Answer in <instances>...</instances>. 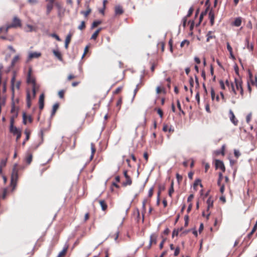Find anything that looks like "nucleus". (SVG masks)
I'll list each match as a JSON object with an SVG mask.
<instances>
[{
    "instance_id": "1",
    "label": "nucleus",
    "mask_w": 257,
    "mask_h": 257,
    "mask_svg": "<svg viewBox=\"0 0 257 257\" xmlns=\"http://www.w3.org/2000/svg\"><path fill=\"white\" fill-rule=\"evenodd\" d=\"M22 26L21 21L18 17H15L13 18L12 23L9 25L6 28L1 27L0 28V39L6 40V35L8 33L9 29L12 28H18L21 27Z\"/></svg>"
},
{
    "instance_id": "2",
    "label": "nucleus",
    "mask_w": 257,
    "mask_h": 257,
    "mask_svg": "<svg viewBox=\"0 0 257 257\" xmlns=\"http://www.w3.org/2000/svg\"><path fill=\"white\" fill-rule=\"evenodd\" d=\"M32 69L30 67L27 74V82L28 84H31L32 85L33 95L34 98L36 94V91L39 88V86L37 84L35 77L32 75Z\"/></svg>"
},
{
    "instance_id": "3",
    "label": "nucleus",
    "mask_w": 257,
    "mask_h": 257,
    "mask_svg": "<svg viewBox=\"0 0 257 257\" xmlns=\"http://www.w3.org/2000/svg\"><path fill=\"white\" fill-rule=\"evenodd\" d=\"M18 178V169L17 164L14 166L13 171L11 175V186L15 188L17 185V182Z\"/></svg>"
},
{
    "instance_id": "4",
    "label": "nucleus",
    "mask_w": 257,
    "mask_h": 257,
    "mask_svg": "<svg viewBox=\"0 0 257 257\" xmlns=\"http://www.w3.org/2000/svg\"><path fill=\"white\" fill-rule=\"evenodd\" d=\"M236 89L239 91L241 97H243V89L242 88V81L240 78H235L234 79Z\"/></svg>"
},
{
    "instance_id": "5",
    "label": "nucleus",
    "mask_w": 257,
    "mask_h": 257,
    "mask_svg": "<svg viewBox=\"0 0 257 257\" xmlns=\"http://www.w3.org/2000/svg\"><path fill=\"white\" fill-rule=\"evenodd\" d=\"M45 1L47 3L46 5V15L47 16L49 15L51 11H52L54 5L55 4L57 6V4H55V0H45Z\"/></svg>"
},
{
    "instance_id": "6",
    "label": "nucleus",
    "mask_w": 257,
    "mask_h": 257,
    "mask_svg": "<svg viewBox=\"0 0 257 257\" xmlns=\"http://www.w3.org/2000/svg\"><path fill=\"white\" fill-rule=\"evenodd\" d=\"M223 173L222 171L218 173V179L217 180V185L220 186V192L221 194H223L225 190V185L221 183V181L223 178Z\"/></svg>"
},
{
    "instance_id": "7",
    "label": "nucleus",
    "mask_w": 257,
    "mask_h": 257,
    "mask_svg": "<svg viewBox=\"0 0 257 257\" xmlns=\"http://www.w3.org/2000/svg\"><path fill=\"white\" fill-rule=\"evenodd\" d=\"M14 118L11 117L10 121V132L13 133V135H15L21 132L18 128H17L16 126H14Z\"/></svg>"
},
{
    "instance_id": "8",
    "label": "nucleus",
    "mask_w": 257,
    "mask_h": 257,
    "mask_svg": "<svg viewBox=\"0 0 257 257\" xmlns=\"http://www.w3.org/2000/svg\"><path fill=\"white\" fill-rule=\"evenodd\" d=\"M15 80H16V73H14L13 77H12L11 81V86H12V89L13 91H14L15 87L17 89H19L20 88V85H21V82L20 81L16 82V84L15 85Z\"/></svg>"
},
{
    "instance_id": "9",
    "label": "nucleus",
    "mask_w": 257,
    "mask_h": 257,
    "mask_svg": "<svg viewBox=\"0 0 257 257\" xmlns=\"http://www.w3.org/2000/svg\"><path fill=\"white\" fill-rule=\"evenodd\" d=\"M216 169H219L222 172L225 171V167L223 162L219 160H216L215 163Z\"/></svg>"
},
{
    "instance_id": "10",
    "label": "nucleus",
    "mask_w": 257,
    "mask_h": 257,
    "mask_svg": "<svg viewBox=\"0 0 257 257\" xmlns=\"http://www.w3.org/2000/svg\"><path fill=\"white\" fill-rule=\"evenodd\" d=\"M248 75H249V81L250 85L252 86H255L257 87V78L255 77L254 79L252 78V75L250 71H248Z\"/></svg>"
},
{
    "instance_id": "11",
    "label": "nucleus",
    "mask_w": 257,
    "mask_h": 257,
    "mask_svg": "<svg viewBox=\"0 0 257 257\" xmlns=\"http://www.w3.org/2000/svg\"><path fill=\"white\" fill-rule=\"evenodd\" d=\"M163 131L164 132H169L170 133H172L174 132V129L171 125L164 123L163 127Z\"/></svg>"
},
{
    "instance_id": "12",
    "label": "nucleus",
    "mask_w": 257,
    "mask_h": 257,
    "mask_svg": "<svg viewBox=\"0 0 257 257\" xmlns=\"http://www.w3.org/2000/svg\"><path fill=\"white\" fill-rule=\"evenodd\" d=\"M225 83L226 85L229 87V89L230 90V92H232L234 95H236V89L234 87L233 84L232 83H230L228 80H226Z\"/></svg>"
},
{
    "instance_id": "13",
    "label": "nucleus",
    "mask_w": 257,
    "mask_h": 257,
    "mask_svg": "<svg viewBox=\"0 0 257 257\" xmlns=\"http://www.w3.org/2000/svg\"><path fill=\"white\" fill-rule=\"evenodd\" d=\"M114 12L115 15H121L123 13L124 11L121 6L117 5L114 8Z\"/></svg>"
},
{
    "instance_id": "14",
    "label": "nucleus",
    "mask_w": 257,
    "mask_h": 257,
    "mask_svg": "<svg viewBox=\"0 0 257 257\" xmlns=\"http://www.w3.org/2000/svg\"><path fill=\"white\" fill-rule=\"evenodd\" d=\"M229 115H230V119L231 121L235 125H237L238 124V120L235 118V116L231 110H229Z\"/></svg>"
},
{
    "instance_id": "15",
    "label": "nucleus",
    "mask_w": 257,
    "mask_h": 257,
    "mask_svg": "<svg viewBox=\"0 0 257 257\" xmlns=\"http://www.w3.org/2000/svg\"><path fill=\"white\" fill-rule=\"evenodd\" d=\"M44 97L45 96L43 93L41 94L39 97V104L40 110H42L44 106Z\"/></svg>"
},
{
    "instance_id": "16",
    "label": "nucleus",
    "mask_w": 257,
    "mask_h": 257,
    "mask_svg": "<svg viewBox=\"0 0 257 257\" xmlns=\"http://www.w3.org/2000/svg\"><path fill=\"white\" fill-rule=\"evenodd\" d=\"M23 123L25 124H26L27 123V120L29 121V122H32V118L30 116H27L26 113L24 112L23 114Z\"/></svg>"
},
{
    "instance_id": "17",
    "label": "nucleus",
    "mask_w": 257,
    "mask_h": 257,
    "mask_svg": "<svg viewBox=\"0 0 257 257\" xmlns=\"http://www.w3.org/2000/svg\"><path fill=\"white\" fill-rule=\"evenodd\" d=\"M24 133L26 135V138H25V140L23 141V142L22 143V145L23 146H24L25 145L26 142L29 140L30 137V135H31V132L30 130L27 129L25 131Z\"/></svg>"
},
{
    "instance_id": "18",
    "label": "nucleus",
    "mask_w": 257,
    "mask_h": 257,
    "mask_svg": "<svg viewBox=\"0 0 257 257\" xmlns=\"http://www.w3.org/2000/svg\"><path fill=\"white\" fill-rule=\"evenodd\" d=\"M33 159V155L32 153H28L27 154V155L25 157V161L27 163V164L30 165Z\"/></svg>"
},
{
    "instance_id": "19",
    "label": "nucleus",
    "mask_w": 257,
    "mask_h": 257,
    "mask_svg": "<svg viewBox=\"0 0 257 257\" xmlns=\"http://www.w3.org/2000/svg\"><path fill=\"white\" fill-rule=\"evenodd\" d=\"M157 235L156 234H152L150 236V246L153 244L157 243Z\"/></svg>"
},
{
    "instance_id": "20",
    "label": "nucleus",
    "mask_w": 257,
    "mask_h": 257,
    "mask_svg": "<svg viewBox=\"0 0 257 257\" xmlns=\"http://www.w3.org/2000/svg\"><path fill=\"white\" fill-rule=\"evenodd\" d=\"M242 23V18L241 17H237L235 19L233 25L235 27H239Z\"/></svg>"
},
{
    "instance_id": "21",
    "label": "nucleus",
    "mask_w": 257,
    "mask_h": 257,
    "mask_svg": "<svg viewBox=\"0 0 257 257\" xmlns=\"http://www.w3.org/2000/svg\"><path fill=\"white\" fill-rule=\"evenodd\" d=\"M245 43L247 49L252 52L253 50L254 46L253 44H249L248 38L245 39Z\"/></svg>"
},
{
    "instance_id": "22",
    "label": "nucleus",
    "mask_w": 257,
    "mask_h": 257,
    "mask_svg": "<svg viewBox=\"0 0 257 257\" xmlns=\"http://www.w3.org/2000/svg\"><path fill=\"white\" fill-rule=\"evenodd\" d=\"M209 18L210 21V24L211 26H213L214 23V13L212 10H210L209 13Z\"/></svg>"
},
{
    "instance_id": "23",
    "label": "nucleus",
    "mask_w": 257,
    "mask_h": 257,
    "mask_svg": "<svg viewBox=\"0 0 257 257\" xmlns=\"http://www.w3.org/2000/svg\"><path fill=\"white\" fill-rule=\"evenodd\" d=\"M72 36V34L69 33L66 37L65 42V47L66 49H67L68 47V45L70 43L71 39V37Z\"/></svg>"
},
{
    "instance_id": "24",
    "label": "nucleus",
    "mask_w": 257,
    "mask_h": 257,
    "mask_svg": "<svg viewBox=\"0 0 257 257\" xmlns=\"http://www.w3.org/2000/svg\"><path fill=\"white\" fill-rule=\"evenodd\" d=\"M53 53L55 56L59 60H62V56L61 52L58 50H53Z\"/></svg>"
},
{
    "instance_id": "25",
    "label": "nucleus",
    "mask_w": 257,
    "mask_h": 257,
    "mask_svg": "<svg viewBox=\"0 0 257 257\" xmlns=\"http://www.w3.org/2000/svg\"><path fill=\"white\" fill-rule=\"evenodd\" d=\"M41 56V53L39 52H33L30 53L29 55V58L31 59L33 58H39Z\"/></svg>"
},
{
    "instance_id": "26",
    "label": "nucleus",
    "mask_w": 257,
    "mask_h": 257,
    "mask_svg": "<svg viewBox=\"0 0 257 257\" xmlns=\"http://www.w3.org/2000/svg\"><path fill=\"white\" fill-rule=\"evenodd\" d=\"M211 96L212 100H214L215 99L217 102L219 101V97L218 95L215 96V92L213 88H211Z\"/></svg>"
},
{
    "instance_id": "27",
    "label": "nucleus",
    "mask_w": 257,
    "mask_h": 257,
    "mask_svg": "<svg viewBox=\"0 0 257 257\" xmlns=\"http://www.w3.org/2000/svg\"><path fill=\"white\" fill-rule=\"evenodd\" d=\"M102 30V28H99V29H98L91 36V40H95L96 39V38H97L99 33L100 32V31Z\"/></svg>"
},
{
    "instance_id": "28",
    "label": "nucleus",
    "mask_w": 257,
    "mask_h": 257,
    "mask_svg": "<svg viewBox=\"0 0 257 257\" xmlns=\"http://www.w3.org/2000/svg\"><path fill=\"white\" fill-rule=\"evenodd\" d=\"M90 146H91V156L90 157V159L91 160L93 159V158L94 157V154L96 152V149H95V145L93 143H91Z\"/></svg>"
},
{
    "instance_id": "29",
    "label": "nucleus",
    "mask_w": 257,
    "mask_h": 257,
    "mask_svg": "<svg viewBox=\"0 0 257 257\" xmlns=\"http://www.w3.org/2000/svg\"><path fill=\"white\" fill-rule=\"evenodd\" d=\"M98 202L101 207L102 210L103 211H105L107 208V205L105 201L104 200H99Z\"/></svg>"
},
{
    "instance_id": "30",
    "label": "nucleus",
    "mask_w": 257,
    "mask_h": 257,
    "mask_svg": "<svg viewBox=\"0 0 257 257\" xmlns=\"http://www.w3.org/2000/svg\"><path fill=\"white\" fill-rule=\"evenodd\" d=\"M207 211H208L210 208H212L213 205V201L211 197H209L207 200Z\"/></svg>"
},
{
    "instance_id": "31",
    "label": "nucleus",
    "mask_w": 257,
    "mask_h": 257,
    "mask_svg": "<svg viewBox=\"0 0 257 257\" xmlns=\"http://www.w3.org/2000/svg\"><path fill=\"white\" fill-rule=\"evenodd\" d=\"M147 199H144L143 201V205H142V216H143V220H144V215H145V213H146V204L147 203Z\"/></svg>"
},
{
    "instance_id": "32",
    "label": "nucleus",
    "mask_w": 257,
    "mask_h": 257,
    "mask_svg": "<svg viewBox=\"0 0 257 257\" xmlns=\"http://www.w3.org/2000/svg\"><path fill=\"white\" fill-rule=\"evenodd\" d=\"M59 106V104L58 103H56L54 104V105L53 106V109L51 112V116H53L55 114V113L58 109Z\"/></svg>"
},
{
    "instance_id": "33",
    "label": "nucleus",
    "mask_w": 257,
    "mask_h": 257,
    "mask_svg": "<svg viewBox=\"0 0 257 257\" xmlns=\"http://www.w3.org/2000/svg\"><path fill=\"white\" fill-rule=\"evenodd\" d=\"M257 229V222H256L255 224L254 225L253 227L252 228L251 231L248 234L247 237L249 239L251 238L252 237V234L255 232Z\"/></svg>"
},
{
    "instance_id": "34",
    "label": "nucleus",
    "mask_w": 257,
    "mask_h": 257,
    "mask_svg": "<svg viewBox=\"0 0 257 257\" xmlns=\"http://www.w3.org/2000/svg\"><path fill=\"white\" fill-rule=\"evenodd\" d=\"M87 10L86 11H81V14L83 15L84 17H87L91 12V10L89 8V6L87 5Z\"/></svg>"
},
{
    "instance_id": "35",
    "label": "nucleus",
    "mask_w": 257,
    "mask_h": 257,
    "mask_svg": "<svg viewBox=\"0 0 257 257\" xmlns=\"http://www.w3.org/2000/svg\"><path fill=\"white\" fill-rule=\"evenodd\" d=\"M68 247H64L63 250L59 252L58 256L57 257H64L67 251Z\"/></svg>"
},
{
    "instance_id": "36",
    "label": "nucleus",
    "mask_w": 257,
    "mask_h": 257,
    "mask_svg": "<svg viewBox=\"0 0 257 257\" xmlns=\"http://www.w3.org/2000/svg\"><path fill=\"white\" fill-rule=\"evenodd\" d=\"M19 59H20L19 55H17L15 56L12 61V63H11L12 67H14L16 63L19 60Z\"/></svg>"
},
{
    "instance_id": "37",
    "label": "nucleus",
    "mask_w": 257,
    "mask_h": 257,
    "mask_svg": "<svg viewBox=\"0 0 257 257\" xmlns=\"http://www.w3.org/2000/svg\"><path fill=\"white\" fill-rule=\"evenodd\" d=\"M132 184V179L130 177L125 178V181L123 183V185L124 186L127 185H131Z\"/></svg>"
},
{
    "instance_id": "38",
    "label": "nucleus",
    "mask_w": 257,
    "mask_h": 257,
    "mask_svg": "<svg viewBox=\"0 0 257 257\" xmlns=\"http://www.w3.org/2000/svg\"><path fill=\"white\" fill-rule=\"evenodd\" d=\"M207 42H209L211 39L215 38V36L213 35V33L211 31H209L207 34Z\"/></svg>"
},
{
    "instance_id": "39",
    "label": "nucleus",
    "mask_w": 257,
    "mask_h": 257,
    "mask_svg": "<svg viewBox=\"0 0 257 257\" xmlns=\"http://www.w3.org/2000/svg\"><path fill=\"white\" fill-rule=\"evenodd\" d=\"M27 104L28 107L29 108L31 105V95L29 92H27Z\"/></svg>"
},
{
    "instance_id": "40",
    "label": "nucleus",
    "mask_w": 257,
    "mask_h": 257,
    "mask_svg": "<svg viewBox=\"0 0 257 257\" xmlns=\"http://www.w3.org/2000/svg\"><path fill=\"white\" fill-rule=\"evenodd\" d=\"M102 22L101 21H94L91 26V29H93L95 27H97L98 25L101 24Z\"/></svg>"
},
{
    "instance_id": "41",
    "label": "nucleus",
    "mask_w": 257,
    "mask_h": 257,
    "mask_svg": "<svg viewBox=\"0 0 257 257\" xmlns=\"http://www.w3.org/2000/svg\"><path fill=\"white\" fill-rule=\"evenodd\" d=\"M155 110L157 111V113L159 115L160 117L161 118H162L163 117V114H164V113H163V111H162V110L160 108H155Z\"/></svg>"
},
{
    "instance_id": "42",
    "label": "nucleus",
    "mask_w": 257,
    "mask_h": 257,
    "mask_svg": "<svg viewBox=\"0 0 257 257\" xmlns=\"http://www.w3.org/2000/svg\"><path fill=\"white\" fill-rule=\"evenodd\" d=\"M165 43L164 42H160L158 44V47H161L162 52H164Z\"/></svg>"
},
{
    "instance_id": "43",
    "label": "nucleus",
    "mask_w": 257,
    "mask_h": 257,
    "mask_svg": "<svg viewBox=\"0 0 257 257\" xmlns=\"http://www.w3.org/2000/svg\"><path fill=\"white\" fill-rule=\"evenodd\" d=\"M86 26H85V23L84 21H82L81 23V24L78 26V29L80 30H83L85 29Z\"/></svg>"
},
{
    "instance_id": "44",
    "label": "nucleus",
    "mask_w": 257,
    "mask_h": 257,
    "mask_svg": "<svg viewBox=\"0 0 257 257\" xmlns=\"http://www.w3.org/2000/svg\"><path fill=\"white\" fill-rule=\"evenodd\" d=\"M11 112L12 113H16L15 116L13 117L14 118L15 117H17V111L16 110V108L14 104H13L12 105V108H11Z\"/></svg>"
},
{
    "instance_id": "45",
    "label": "nucleus",
    "mask_w": 257,
    "mask_h": 257,
    "mask_svg": "<svg viewBox=\"0 0 257 257\" xmlns=\"http://www.w3.org/2000/svg\"><path fill=\"white\" fill-rule=\"evenodd\" d=\"M65 91L64 90H61L58 92V96L59 97L62 99L64 97V94H65Z\"/></svg>"
},
{
    "instance_id": "46",
    "label": "nucleus",
    "mask_w": 257,
    "mask_h": 257,
    "mask_svg": "<svg viewBox=\"0 0 257 257\" xmlns=\"http://www.w3.org/2000/svg\"><path fill=\"white\" fill-rule=\"evenodd\" d=\"M156 92L157 94H159L162 92H165V91L164 88L158 86L156 88Z\"/></svg>"
},
{
    "instance_id": "47",
    "label": "nucleus",
    "mask_w": 257,
    "mask_h": 257,
    "mask_svg": "<svg viewBox=\"0 0 257 257\" xmlns=\"http://www.w3.org/2000/svg\"><path fill=\"white\" fill-rule=\"evenodd\" d=\"M50 36L51 37L56 39L58 41H61V39L60 38V37H59V36L58 35H57L56 34L53 33V34H50Z\"/></svg>"
},
{
    "instance_id": "48",
    "label": "nucleus",
    "mask_w": 257,
    "mask_h": 257,
    "mask_svg": "<svg viewBox=\"0 0 257 257\" xmlns=\"http://www.w3.org/2000/svg\"><path fill=\"white\" fill-rule=\"evenodd\" d=\"M198 185H200L201 187H202V185L201 183V180L200 179H197L195 180L194 183V187L195 188Z\"/></svg>"
},
{
    "instance_id": "49",
    "label": "nucleus",
    "mask_w": 257,
    "mask_h": 257,
    "mask_svg": "<svg viewBox=\"0 0 257 257\" xmlns=\"http://www.w3.org/2000/svg\"><path fill=\"white\" fill-rule=\"evenodd\" d=\"M174 192V188H173V183H172L171 187L169 190V195L170 197H172V194Z\"/></svg>"
},
{
    "instance_id": "50",
    "label": "nucleus",
    "mask_w": 257,
    "mask_h": 257,
    "mask_svg": "<svg viewBox=\"0 0 257 257\" xmlns=\"http://www.w3.org/2000/svg\"><path fill=\"white\" fill-rule=\"evenodd\" d=\"M180 247L179 246H177L175 249V251H174V255L175 256H177L178 255V254H179L180 253Z\"/></svg>"
},
{
    "instance_id": "51",
    "label": "nucleus",
    "mask_w": 257,
    "mask_h": 257,
    "mask_svg": "<svg viewBox=\"0 0 257 257\" xmlns=\"http://www.w3.org/2000/svg\"><path fill=\"white\" fill-rule=\"evenodd\" d=\"M193 11H194L193 8L192 7H191V8L189 9V11H188V14H187V15L186 16V17H187H187H190V16L192 15V13H193Z\"/></svg>"
},
{
    "instance_id": "52",
    "label": "nucleus",
    "mask_w": 257,
    "mask_h": 257,
    "mask_svg": "<svg viewBox=\"0 0 257 257\" xmlns=\"http://www.w3.org/2000/svg\"><path fill=\"white\" fill-rule=\"evenodd\" d=\"M6 163H7V161L5 160H2L1 162V164H0V167L1 168H3L4 167H5L6 165Z\"/></svg>"
},
{
    "instance_id": "53",
    "label": "nucleus",
    "mask_w": 257,
    "mask_h": 257,
    "mask_svg": "<svg viewBox=\"0 0 257 257\" xmlns=\"http://www.w3.org/2000/svg\"><path fill=\"white\" fill-rule=\"evenodd\" d=\"M122 98L121 97H120L117 101V103H116V106L117 107H118L119 108L120 107V106L122 104Z\"/></svg>"
},
{
    "instance_id": "54",
    "label": "nucleus",
    "mask_w": 257,
    "mask_h": 257,
    "mask_svg": "<svg viewBox=\"0 0 257 257\" xmlns=\"http://www.w3.org/2000/svg\"><path fill=\"white\" fill-rule=\"evenodd\" d=\"M76 78V76L73 75V74H70L68 75V77H67V80L68 81H70L72 79H74Z\"/></svg>"
},
{
    "instance_id": "55",
    "label": "nucleus",
    "mask_w": 257,
    "mask_h": 257,
    "mask_svg": "<svg viewBox=\"0 0 257 257\" xmlns=\"http://www.w3.org/2000/svg\"><path fill=\"white\" fill-rule=\"evenodd\" d=\"M169 45L170 47V50L172 53L173 52V40L170 39L169 41Z\"/></svg>"
},
{
    "instance_id": "56",
    "label": "nucleus",
    "mask_w": 257,
    "mask_h": 257,
    "mask_svg": "<svg viewBox=\"0 0 257 257\" xmlns=\"http://www.w3.org/2000/svg\"><path fill=\"white\" fill-rule=\"evenodd\" d=\"M153 192H154V187H152L150 189V190L149 191V193H148L149 197H151L153 196Z\"/></svg>"
},
{
    "instance_id": "57",
    "label": "nucleus",
    "mask_w": 257,
    "mask_h": 257,
    "mask_svg": "<svg viewBox=\"0 0 257 257\" xmlns=\"http://www.w3.org/2000/svg\"><path fill=\"white\" fill-rule=\"evenodd\" d=\"M185 44H186L187 45H189V42L186 40L183 41L180 44V47L182 48Z\"/></svg>"
},
{
    "instance_id": "58",
    "label": "nucleus",
    "mask_w": 257,
    "mask_h": 257,
    "mask_svg": "<svg viewBox=\"0 0 257 257\" xmlns=\"http://www.w3.org/2000/svg\"><path fill=\"white\" fill-rule=\"evenodd\" d=\"M177 107L178 108L179 110L180 111H181L183 113H184V111L182 110V109L181 108V104H180V102L179 100H177Z\"/></svg>"
},
{
    "instance_id": "59",
    "label": "nucleus",
    "mask_w": 257,
    "mask_h": 257,
    "mask_svg": "<svg viewBox=\"0 0 257 257\" xmlns=\"http://www.w3.org/2000/svg\"><path fill=\"white\" fill-rule=\"evenodd\" d=\"M195 98H196V100L197 101L198 104H199V103H200V95H199V92L198 91L196 94Z\"/></svg>"
},
{
    "instance_id": "60",
    "label": "nucleus",
    "mask_w": 257,
    "mask_h": 257,
    "mask_svg": "<svg viewBox=\"0 0 257 257\" xmlns=\"http://www.w3.org/2000/svg\"><path fill=\"white\" fill-rule=\"evenodd\" d=\"M227 49L229 53H231L232 51H233L232 49L228 42L227 43Z\"/></svg>"
},
{
    "instance_id": "61",
    "label": "nucleus",
    "mask_w": 257,
    "mask_h": 257,
    "mask_svg": "<svg viewBox=\"0 0 257 257\" xmlns=\"http://www.w3.org/2000/svg\"><path fill=\"white\" fill-rule=\"evenodd\" d=\"M121 90H122V87H119L115 90V91L113 92V93L115 94H118L121 91Z\"/></svg>"
},
{
    "instance_id": "62",
    "label": "nucleus",
    "mask_w": 257,
    "mask_h": 257,
    "mask_svg": "<svg viewBox=\"0 0 257 257\" xmlns=\"http://www.w3.org/2000/svg\"><path fill=\"white\" fill-rule=\"evenodd\" d=\"M234 154L235 157L237 158H238L240 155V152L236 150H235L234 151Z\"/></svg>"
},
{
    "instance_id": "63",
    "label": "nucleus",
    "mask_w": 257,
    "mask_h": 257,
    "mask_svg": "<svg viewBox=\"0 0 257 257\" xmlns=\"http://www.w3.org/2000/svg\"><path fill=\"white\" fill-rule=\"evenodd\" d=\"M178 233H179V230L178 229H177V230L174 229L172 233V237H173L174 236H177L178 235Z\"/></svg>"
},
{
    "instance_id": "64",
    "label": "nucleus",
    "mask_w": 257,
    "mask_h": 257,
    "mask_svg": "<svg viewBox=\"0 0 257 257\" xmlns=\"http://www.w3.org/2000/svg\"><path fill=\"white\" fill-rule=\"evenodd\" d=\"M193 198H194V195L193 194H190L187 199V201L188 202H191L192 200H193Z\"/></svg>"
}]
</instances>
